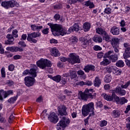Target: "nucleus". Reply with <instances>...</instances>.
<instances>
[{
    "instance_id": "obj_1",
    "label": "nucleus",
    "mask_w": 130,
    "mask_h": 130,
    "mask_svg": "<svg viewBox=\"0 0 130 130\" xmlns=\"http://www.w3.org/2000/svg\"><path fill=\"white\" fill-rule=\"evenodd\" d=\"M93 90L92 88H86L83 92L80 91L78 96L79 98H81L82 100H84V101H87L88 99H95L96 98V93H94L93 94L90 93V92H93Z\"/></svg>"
},
{
    "instance_id": "obj_2",
    "label": "nucleus",
    "mask_w": 130,
    "mask_h": 130,
    "mask_svg": "<svg viewBox=\"0 0 130 130\" xmlns=\"http://www.w3.org/2000/svg\"><path fill=\"white\" fill-rule=\"evenodd\" d=\"M48 25L50 26L51 29L53 30V31L58 32L60 35H61V36H63V35H66V34H70L71 33L70 28H69L68 30L67 31V28H62V26H61V25L52 24L50 23H48Z\"/></svg>"
},
{
    "instance_id": "obj_3",
    "label": "nucleus",
    "mask_w": 130,
    "mask_h": 130,
    "mask_svg": "<svg viewBox=\"0 0 130 130\" xmlns=\"http://www.w3.org/2000/svg\"><path fill=\"white\" fill-rule=\"evenodd\" d=\"M95 108H94V103L91 102L89 104H88L86 106H83L82 107V114L83 116H87L88 114H89L90 111L92 112L90 114V116L94 115V110Z\"/></svg>"
},
{
    "instance_id": "obj_4",
    "label": "nucleus",
    "mask_w": 130,
    "mask_h": 130,
    "mask_svg": "<svg viewBox=\"0 0 130 130\" xmlns=\"http://www.w3.org/2000/svg\"><path fill=\"white\" fill-rule=\"evenodd\" d=\"M37 66H38L40 69L44 70V69H46V68H51L52 64L50 61L46 59L41 58L37 61Z\"/></svg>"
},
{
    "instance_id": "obj_5",
    "label": "nucleus",
    "mask_w": 130,
    "mask_h": 130,
    "mask_svg": "<svg viewBox=\"0 0 130 130\" xmlns=\"http://www.w3.org/2000/svg\"><path fill=\"white\" fill-rule=\"evenodd\" d=\"M71 120L69 118H67L64 117H62L61 120L57 124L58 127H57V130H63L68 124H70Z\"/></svg>"
},
{
    "instance_id": "obj_6",
    "label": "nucleus",
    "mask_w": 130,
    "mask_h": 130,
    "mask_svg": "<svg viewBox=\"0 0 130 130\" xmlns=\"http://www.w3.org/2000/svg\"><path fill=\"white\" fill-rule=\"evenodd\" d=\"M41 33L40 32H33L31 34H27V40L30 43H37V40L35 38L40 37Z\"/></svg>"
},
{
    "instance_id": "obj_7",
    "label": "nucleus",
    "mask_w": 130,
    "mask_h": 130,
    "mask_svg": "<svg viewBox=\"0 0 130 130\" xmlns=\"http://www.w3.org/2000/svg\"><path fill=\"white\" fill-rule=\"evenodd\" d=\"M32 68L30 69V70H25L22 73L23 76H27V75H30L31 77L34 78H36L37 77V73L36 71L38 69V68L36 65L33 64L32 66Z\"/></svg>"
},
{
    "instance_id": "obj_8",
    "label": "nucleus",
    "mask_w": 130,
    "mask_h": 130,
    "mask_svg": "<svg viewBox=\"0 0 130 130\" xmlns=\"http://www.w3.org/2000/svg\"><path fill=\"white\" fill-rule=\"evenodd\" d=\"M2 7L5 9H10V8H14L15 7H19V4L15 1L11 0L9 1H4L2 3Z\"/></svg>"
},
{
    "instance_id": "obj_9",
    "label": "nucleus",
    "mask_w": 130,
    "mask_h": 130,
    "mask_svg": "<svg viewBox=\"0 0 130 130\" xmlns=\"http://www.w3.org/2000/svg\"><path fill=\"white\" fill-rule=\"evenodd\" d=\"M69 58L68 59V61L70 63L72 64H75V63H80L81 60L79 58V56L77 55L75 53H70L69 55Z\"/></svg>"
},
{
    "instance_id": "obj_10",
    "label": "nucleus",
    "mask_w": 130,
    "mask_h": 130,
    "mask_svg": "<svg viewBox=\"0 0 130 130\" xmlns=\"http://www.w3.org/2000/svg\"><path fill=\"white\" fill-rule=\"evenodd\" d=\"M113 53V51H109L104 54V57H108L112 62H115L118 59V56L116 54L111 55Z\"/></svg>"
},
{
    "instance_id": "obj_11",
    "label": "nucleus",
    "mask_w": 130,
    "mask_h": 130,
    "mask_svg": "<svg viewBox=\"0 0 130 130\" xmlns=\"http://www.w3.org/2000/svg\"><path fill=\"white\" fill-rule=\"evenodd\" d=\"M36 82L35 77L26 76L24 78V83L26 86L27 87H31L34 85V83Z\"/></svg>"
},
{
    "instance_id": "obj_12",
    "label": "nucleus",
    "mask_w": 130,
    "mask_h": 130,
    "mask_svg": "<svg viewBox=\"0 0 130 130\" xmlns=\"http://www.w3.org/2000/svg\"><path fill=\"white\" fill-rule=\"evenodd\" d=\"M125 52L123 54V57L125 59L130 57V45L128 43H125L123 44Z\"/></svg>"
},
{
    "instance_id": "obj_13",
    "label": "nucleus",
    "mask_w": 130,
    "mask_h": 130,
    "mask_svg": "<svg viewBox=\"0 0 130 130\" xmlns=\"http://www.w3.org/2000/svg\"><path fill=\"white\" fill-rule=\"evenodd\" d=\"M115 93H114L113 90H112V95L106 93H103L101 96L103 98L105 99V100H107V101H114L115 99Z\"/></svg>"
},
{
    "instance_id": "obj_14",
    "label": "nucleus",
    "mask_w": 130,
    "mask_h": 130,
    "mask_svg": "<svg viewBox=\"0 0 130 130\" xmlns=\"http://www.w3.org/2000/svg\"><path fill=\"white\" fill-rule=\"evenodd\" d=\"M6 38L8 40L5 41V44H6L7 45L15 44V43L14 42L15 41V39L12 35L8 34L6 36Z\"/></svg>"
},
{
    "instance_id": "obj_15",
    "label": "nucleus",
    "mask_w": 130,
    "mask_h": 130,
    "mask_svg": "<svg viewBox=\"0 0 130 130\" xmlns=\"http://www.w3.org/2000/svg\"><path fill=\"white\" fill-rule=\"evenodd\" d=\"M48 119L50 122H53V123H56L58 121V117H57V116L54 112H52L50 114Z\"/></svg>"
},
{
    "instance_id": "obj_16",
    "label": "nucleus",
    "mask_w": 130,
    "mask_h": 130,
    "mask_svg": "<svg viewBox=\"0 0 130 130\" xmlns=\"http://www.w3.org/2000/svg\"><path fill=\"white\" fill-rule=\"evenodd\" d=\"M114 94H119L120 96H124L126 94V91L124 89H121L119 87H117L115 89L113 90Z\"/></svg>"
},
{
    "instance_id": "obj_17",
    "label": "nucleus",
    "mask_w": 130,
    "mask_h": 130,
    "mask_svg": "<svg viewBox=\"0 0 130 130\" xmlns=\"http://www.w3.org/2000/svg\"><path fill=\"white\" fill-rule=\"evenodd\" d=\"M114 101H115L117 104H121V105H122L127 102V100L125 99L124 98L119 99V97L117 96L116 94Z\"/></svg>"
},
{
    "instance_id": "obj_18",
    "label": "nucleus",
    "mask_w": 130,
    "mask_h": 130,
    "mask_svg": "<svg viewBox=\"0 0 130 130\" xmlns=\"http://www.w3.org/2000/svg\"><path fill=\"white\" fill-rule=\"evenodd\" d=\"M101 84H102V80L100 79V77L96 76L93 80V86L99 88L101 85Z\"/></svg>"
},
{
    "instance_id": "obj_19",
    "label": "nucleus",
    "mask_w": 130,
    "mask_h": 130,
    "mask_svg": "<svg viewBox=\"0 0 130 130\" xmlns=\"http://www.w3.org/2000/svg\"><path fill=\"white\" fill-rule=\"evenodd\" d=\"M58 111L62 116L63 115H67L68 113L67 112V107L66 106H61L58 107Z\"/></svg>"
},
{
    "instance_id": "obj_20",
    "label": "nucleus",
    "mask_w": 130,
    "mask_h": 130,
    "mask_svg": "<svg viewBox=\"0 0 130 130\" xmlns=\"http://www.w3.org/2000/svg\"><path fill=\"white\" fill-rule=\"evenodd\" d=\"M83 70L85 73H89L90 71L94 72L95 71V67L92 64H87L84 67Z\"/></svg>"
},
{
    "instance_id": "obj_21",
    "label": "nucleus",
    "mask_w": 130,
    "mask_h": 130,
    "mask_svg": "<svg viewBox=\"0 0 130 130\" xmlns=\"http://www.w3.org/2000/svg\"><path fill=\"white\" fill-rule=\"evenodd\" d=\"M110 32L113 35H119V28L117 26H113L110 29Z\"/></svg>"
},
{
    "instance_id": "obj_22",
    "label": "nucleus",
    "mask_w": 130,
    "mask_h": 130,
    "mask_svg": "<svg viewBox=\"0 0 130 130\" xmlns=\"http://www.w3.org/2000/svg\"><path fill=\"white\" fill-rule=\"evenodd\" d=\"M31 30L32 31H40L43 28V26H38L37 24H31Z\"/></svg>"
},
{
    "instance_id": "obj_23",
    "label": "nucleus",
    "mask_w": 130,
    "mask_h": 130,
    "mask_svg": "<svg viewBox=\"0 0 130 130\" xmlns=\"http://www.w3.org/2000/svg\"><path fill=\"white\" fill-rule=\"evenodd\" d=\"M79 30H80V26H79V24L78 23H75L73 26L69 28V31L71 33H72V32H74V31L78 32Z\"/></svg>"
},
{
    "instance_id": "obj_24",
    "label": "nucleus",
    "mask_w": 130,
    "mask_h": 130,
    "mask_svg": "<svg viewBox=\"0 0 130 130\" xmlns=\"http://www.w3.org/2000/svg\"><path fill=\"white\" fill-rule=\"evenodd\" d=\"M51 53L53 56H59V55H60L59 51H58L55 47L51 49Z\"/></svg>"
},
{
    "instance_id": "obj_25",
    "label": "nucleus",
    "mask_w": 130,
    "mask_h": 130,
    "mask_svg": "<svg viewBox=\"0 0 130 130\" xmlns=\"http://www.w3.org/2000/svg\"><path fill=\"white\" fill-rule=\"evenodd\" d=\"M107 58H108V57H104L103 61L101 62L100 63L101 66H104V67H105L111 63V61Z\"/></svg>"
},
{
    "instance_id": "obj_26",
    "label": "nucleus",
    "mask_w": 130,
    "mask_h": 130,
    "mask_svg": "<svg viewBox=\"0 0 130 130\" xmlns=\"http://www.w3.org/2000/svg\"><path fill=\"white\" fill-rule=\"evenodd\" d=\"M83 28L84 32H88L91 28V23L88 22H86L83 24Z\"/></svg>"
},
{
    "instance_id": "obj_27",
    "label": "nucleus",
    "mask_w": 130,
    "mask_h": 130,
    "mask_svg": "<svg viewBox=\"0 0 130 130\" xmlns=\"http://www.w3.org/2000/svg\"><path fill=\"white\" fill-rule=\"evenodd\" d=\"M119 43V39L118 38H114L112 39L111 44L113 48L115 46H118V44Z\"/></svg>"
},
{
    "instance_id": "obj_28",
    "label": "nucleus",
    "mask_w": 130,
    "mask_h": 130,
    "mask_svg": "<svg viewBox=\"0 0 130 130\" xmlns=\"http://www.w3.org/2000/svg\"><path fill=\"white\" fill-rule=\"evenodd\" d=\"M112 116L114 118H116L117 117H119L120 116V112L118 110H114L111 113Z\"/></svg>"
},
{
    "instance_id": "obj_29",
    "label": "nucleus",
    "mask_w": 130,
    "mask_h": 130,
    "mask_svg": "<svg viewBox=\"0 0 130 130\" xmlns=\"http://www.w3.org/2000/svg\"><path fill=\"white\" fill-rule=\"evenodd\" d=\"M122 73V71L121 70L117 68L116 67H115L114 71H113V74H114V75H116V76H119V75H121Z\"/></svg>"
},
{
    "instance_id": "obj_30",
    "label": "nucleus",
    "mask_w": 130,
    "mask_h": 130,
    "mask_svg": "<svg viewBox=\"0 0 130 130\" xmlns=\"http://www.w3.org/2000/svg\"><path fill=\"white\" fill-rule=\"evenodd\" d=\"M103 37L104 40H105V41L109 42L111 41V38H110V36L108 35V34H107V32H104V35L103 36Z\"/></svg>"
},
{
    "instance_id": "obj_31",
    "label": "nucleus",
    "mask_w": 130,
    "mask_h": 130,
    "mask_svg": "<svg viewBox=\"0 0 130 130\" xmlns=\"http://www.w3.org/2000/svg\"><path fill=\"white\" fill-rule=\"evenodd\" d=\"M92 39L94 42L98 43H101L103 41L102 37H98L97 36H94Z\"/></svg>"
},
{
    "instance_id": "obj_32",
    "label": "nucleus",
    "mask_w": 130,
    "mask_h": 130,
    "mask_svg": "<svg viewBox=\"0 0 130 130\" xmlns=\"http://www.w3.org/2000/svg\"><path fill=\"white\" fill-rule=\"evenodd\" d=\"M68 77H70L71 79H76L77 78V73L75 71H70L69 73H68Z\"/></svg>"
},
{
    "instance_id": "obj_33",
    "label": "nucleus",
    "mask_w": 130,
    "mask_h": 130,
    "mask_svg": "<svg viewBox=\"0 0 130 130\" xmlns=\"http://www.w3.org/2000/svg\"><path fill=\"white\" fill-rule=\"evenodd\" d=\"M111 80H112V78L110 75H106L104 78V82L105 83H110Z\"/></svg>"
},
{
    "instance_id": "obj_34",
    "label": "nucleus",
    "mask_w": 130,
    "mask_h": 130,
    "mask_svg": "<svg viewBox=\"0 0 130 130\" xmlns=\"http://www.w3.org/2000/svg\"><path fill=\"white\" fill-rule=\"evenodd\" d=\"M13 93H14V91H13L12 90H9L6 91H5L4 92V98H7L8 96H10V95H12Z\"/></svg>"
},
{
    "instance_id": "obj_35",
    "label": "nucleus",
    "mask_w": 130,
    "mask_h": 130,
    "mask_svg": "<svg viewBox=\"0 0 130 130\" xmlns=\"http://www.w3.org/2000/svg\"><path fill=\"white\" fill-rule=\"evenodd\" d=\"M85 6L86 7H89V9H93L94 8V4L92 3V2L87 1L84 2Z\"/></svg>"
},
{
    "instance_id": "obj_36",
    "label": "nucleus",
    "mask_w": 130,
    "mask_h": 130,
    "mask_svg": "<svg viewBox=\"0 0 130 130\" xmlns=\"http://www.w3.org/2000/svg\"><path fill=\"white\" fill-rule=\"evenodd\" d=\"M116 66L118 68H123V67H124V62L121 60H120L117 61L116 63Z\"/></svg>"
},
{
    "instance_id": "obj_37",
    "label": "nucleus",
    "mask_w": 130,
    "mask_h": 130,
    "mask_svg": "<svg viewBox=\"0 0 130 130\" xmlns=\"http://www.w3.org/2000/svg\"><path fill=\"white\" fill-rule=\"evenodd\" d=\"M115 68V67H114V66L107 67L106 68L107 72H108V73H109V74H111V73H113Z\"/></svg>"
},
{
    "instance_id": "obj_38",
    "label": "nucleus",
    "mask_w": 130,
    "mask_h": 130,
    "mask_svg": "<svg viewBox=\"0 0 130 130\" xmlns=\"http://www.w3.org/2000/svg\"><path fill=\"white\" fill-rule=\"evenodd\" d=\"M96 32L98 34H100V35H102L103 36L104 34V32L106 31H105V30H104L103 29L101 28H98L96 29Z\"/></svg>"
},
{
    "instance_id": "obj_39",
    "label": "nucleus",
    "mask_w": 130,
    "mask_h": 130,
    "mask_svg": "<svg viewBox=\"0 0 130 130\" xmlns=\"http://www.w3.org/2000/svg\"><path fill=\"white\" fill-rule=\"evenodd\" d=\"M61 80V76L60 75H56V76L53 77V81L56 82L57 83H59Z\"/></svg>"
},
{
    "instance_id": "obj_40",
    "label": "nucleus",
    "mask_w": 130,
    "mask_h": 130,
    "mask_svg": "<svg viewBox=\"0 0 130 130\" xmlns=\"http://www.w3.org/2000/svg\"><path fill=\"white\" fill-rule=\"evenodd\" d=\"M77 74L78 76H83V79H86V75H85V72L82 70H79L77 72Z\"/></svg>"
},
{
    "instance_id": "obj_41",
    "label": "nucleus",
    "mask_w": 130,
    "mask_h": 130,
    "mask_svg": "<svg viewBox=\"0 0 130 130\" xmlns=\"http://www.w3.org/2000/svg\"><path fill=\"white\" fill-rule=\"evenodd\" d=\"M18 51H23V49L18 47H13V52H18Z\"/></svg>"
},
{
    "instance_id": "obj_42",
    "label": "nucleus",
    "mask_w": 130,
    "mask_h": 130,
    "mask_svg": "<svg viewBox=\"0 0 130 130\" xmlns=\"http://www.w3.org/2000/svg\"><path fill=\"white\" fill-rule=\"evenodd\" d=\"M130 85V82L129 81L127 82L125 84H122L121 85V88L122 89H126V88L128 87V86Z\"/></svg>"
},
{
    "instance_id": "obj_43",
    "label": "nucleus",
    "mask_w": 130,
    "mask_h": 130,
    "mask_svg": "<svg viewBox=\"0 0 130 130\" xmlns=\"http://www.w3.org/2000/svg\"><path fill=\"white\" fill-rule=\"evenodd\" d=\"M12 36L15 37V38H17L18 35V30L14 29L12 31Z\"/></svg>"
},
{
    "instance_id": "obj_44",
    "label": "nucleus",
    "mask_w": 130,
    "mask_h": 130,
    "mask_svg": "<svg viewBox=\"0 0 130 130\" xmlns=\"http://www.w3.org/2000/svg\"><path fill=\"white\" fill-rule=\"evenodd\" d=\"M15 101H17V97L16 96H14L8 100V102H9V103H14Z\"/></svg>"
},
{
    "instance_id": "obj_45",
    "label": "nucleus",
    "mask_w": 130,
    "mask_h": 130,
    "mask_svg": "<svg viewBox=\"0 0 130 130\" xmlns=\"http://www.w3.org/2000/svg\"><path fill=\"white\" fill-rule=\"evenodd\" d=\"M93 49L95 51H98L100 50H102V47H100V46L99 45H95L94 46H93Z\"/></svg>"
},
{
    "instance_id": "obj_46",
    "label": "nucleus",
    "mask_w": 130,
    "mask_h": 130,
    "mask_svg": "<svg viewBox=\"0 0 130 130\" xmlns=\"http://www.w3.org/2000/svg\"><path fill=\"white\" fill-rule=\"evenodd\" d=\"M111 12H112V11L110 8H107L105 9V13L108 15L110 14Z\"/></svg>"
},
{
    "instance_id": "obj_47",
    "label": "nucleus",
    "mask_w": 130,
    "mask_h": 130,
    "mask_svg": "<svg viewBox=\"0 0 130 130\" xmlns=\"http://www.w3.org/2000/svg\"><path fill=\"white\" fill-rule=\"evenodd\" d=\"M6 69L5 68H3L1 70V74H2V76L3 78H5L6 77Z\"/></svg>"
},
{
    "instance_id": "obj_48",
    "label": "nucleus",
    "mask_w": 130,
    "mask_h": 130,
    "mask_svg": "<svg viewBox=\"0 0 130 130\" xmlns=\"http://www.w3.org/2000/svg\"><path fill=\"white\" fill-rule=\"evenodd\" d=\"M106 125H107V121L105 120L101 121L100 126H101V127H103V126H106Z\"/></svg>"
},
{
    "instance_id": "obj_49",
    "label": "nucleus",
    "mask_w": 130,
    "mask_h": 130,
    "mask_svg": "<svg viewBox=\"0 0 130 130\" xmlns=\"http://www.w3.org/2000/svg\"><path fill=\"white\" fill-rule=\"evenodd\" d=\"M15 69V66L13 64H11L8 67V70L10 71V72H13Z\"/></svg>"
},
{
    "instance_id": "obj_50",
    "label": "nucleus",
    "mask_w": 130,
    "mask_h": 130,
    "mask_svg": "<svg viewBox=\"0 0 130 130\" xmlns=\"http://www.w3.org/2000/svg\"><path fill=\"white\" fill-rule=\"evenodd\" d=\"M42 32L43 34L46 35L48 34V33H49V28H45L42 31Z\"/></svg>"
},
{
    "instance_id": "obj_51",
    "label": "nucleus",
    "mask_w": 130,
    "mask_h": 130,
    "mask_svg": "<svg viewBox=\"0 0 130 130\" xmlns=\"http://www.w3.org/2000/svg\"><path fill=\"white\" fill-rule=\"evenodd\" d=\"M19 45H20V46H21L22 47H26V45L25 43V42H24V41H20L19 43H18Z\"/></svg>"
},
{
    "instance_id": "obj_52",
    "label": "nucleus",
    "mask_w": 130,
    "mask_h": 130,
    "mask_svg": "<svg viewBox=\"0 0 130 130\" xmlns=\"http://www.w3.org/2000/svg\"><path fill=\"white\" fill-rule=\"evenodd\" d=\"M98 58H102L103 57H104V53L102 52H100L97 55Z\"/></svg>"
},
{
    "instance_id": "obj_53",
    "label": "nucleus",
    "mask_w": 130,
    "mask_h": 130,
    "mask_svg": "<svg viewBox=\"0 0 130 130\" xmlns=\"http://www.w3.org/2000/svg\"><path fill=\"white\" fill-rule=\"evenodd\" d=\"M14 118H15L14 117V115H13V114H12L10 115V117H9V120H8L9 122L10 123L13 122V120H14Z\"/></svg>"
},
{
    "instance_id": "obj_54",
    "label": "nucleus",
    "mask_w": 130,
    "mask_h": 130,
    "mask_svg": "<svg viewBox=\"0 0 130 130\" xmlns=\"http://www.w3.org/2000/svg\"><path fill=\"white\" fill-rule=\"evenodd\" d=\"M71 42H72V43H77V42H78V38L75 37H72L71 39Z\"/></svg>"
},
{
    "instance_id": "obj_55",
    "label": "nucleus",
    "mask_w": 130,
    "mask_h": 130,
    "mask_svg": "<svg viewBox=\"0 0 130 130\" xmlns=\"http://www.w3.org/2000/svg\"><path fill=\"white\" fill-rule=\"evenodd\" d=\"M13 58L15 59V60H17L18 59H21L22 57L20 56V55H16L13 56Z\"/></svg>"
},
{
    "instance_id": "obj_56",
    "label": "nucleus",
    "mask_w": 130,
    "mask_h": 130,
    "mask_svg": "<svg viewBox=\"0 0 130 130\" xmlns=\"http://www.w3.org/2000/svg\"><path fill=\"white\" fill-rule=\"evenodd\" d=\"M60 59L62 62H66V61H69V59H67V58L64 57H61Z\"/></svg>"
},
{
    "instance_id": "obj_57",
    "label": "nucleus",
    "mask_w": 130,
    "mask_h": 130,
    "mask_svg": "<svg viewBox=\"0 0 130 130\" xmlns=\"http://www.w3.org/2000/svg\"><path fill=\"white\" fill-rule=\"evenodd\" d=\"M114 51L116 52L117 53H118L119 52V46H116L114 47Z\"/></svg>"
},
{
    "instance_id": "obj_58",
    "label": "nucleus",
    "mask_w": 130,
    "mask_h": 130,
    "mask_svg": "<svg viewBox=\"0 0 130 130\" xmlns=\"http://www.w3.org/2000/svg\"><path fill=\"white\" fill-rule=\"evenodd\" d=\"M85 85L87 86H92V85H93V82L91 81H87L85 82Z\"/></svg>"
},
{
    "instance_id": "obj_59",
    "label": "nucleus",
    "mask_w": 130,
    "mask_h": 130,
    "mask_svg": "<svg viewBox=\"0 0 130 130\" xmlns=\"http://www.w3.org/2000/svg\"><path fill=\"white\" fill-rule=\"evenodd\" d=\"M77 85L78 86H84V85H85V82L84 81H80L77 83Z\"/></svg>"
},
{
    "instance_id": "obj_60",
    "label": "nucleus",
    "mask_w": 130,
    "mask_h": 130,
    "mask_svg": "<svg viewBox=\"0 0 130 130\" xmlns=\"http://www.w3.org/2000/svg\"><path fill=\"white\" fill-rule=\"evenodd\" d=\"M43 100V99H42V96H39L38 99H37L36 102L40 103L41 102H42Z\"/></svg>"
},
{
    "instance_id": "obj_61",
    "label": "nucleus",
    "mask_w": 130,
    "mask_h": 130,
    "mask_svg": "<svg viewBox=\"0 0 130 130\" xmlns=\"http://www.w3.org/2000/svg\"><path fill=\"white\" fill-rule=\"evenodd\" d=\"M96 106L98 107H102L103 106V105L102 104V102L101 101L96 102Z\"/></svg>"
},
{
    "instance_id": "obj_62",
    "label": "nucleus",
    "mask_w": 130,
    "mask_h": 130,
    "mask_svg": "<svg viewBox=\"0 0 130 130\" xmlns=\"http://www.w3.org/2000/svg\"><path fill=\"white\" fill-rule=\"evenodd\" d=\"M26 39H27V35H26V34L22 35L20 40H26Z\"/></svg>"
},
{
    "instance_id": "obj_63",
    "label": "nucleus",
    "mask_w": 130,
    "mask_h": 130,
    "mask_svg": "<svg viewBox=\"0 0 130 130\" xmlns=\"http://www.w3.org/2000/svg\"><path fill=\"white\" fill-rule=\"evenodd\" d=\"M61 8V5L59 4H57L56 5L54 6V9H60Z\"/></svg>"
},
{
    "instance_id": "obj_64",
    "label": "nucleus",
    "mask_w": 130,
    "mask_h": 130,
    "mask_svg": "<svg viewBox=\"0 0 130 130\" xmlns=\"http://www.w3.org/2000/svg\"><path fill=\"white\" fill-rule=\"evenodd\" d=\"M130 110V105H128L127 106V108H126V110H125L124 112L125 113H128V111Z\"/></svg>"
}]
</instances>
